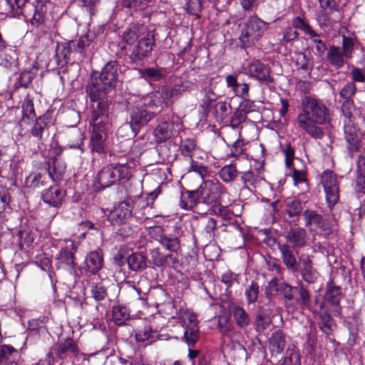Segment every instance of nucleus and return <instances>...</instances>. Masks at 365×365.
Instances as JSON below:
<instances>
[{"label": "nucleus", "instance_id": "f257e3e1", "mask_svg": "<svg viewBox=\"0 0 365 365\" xmlns=\"http://www.w3.org/2000/svg\"><path fill=\"white\" fill-rule=\"evenodd\" d=\"M302 107L303 112L297 118L298 128L311 138L322 139L324 133L318 125H323L329 121V109L322 101L312 97L304 99Z\"/></svg>", "mask_w": 365, "mask_h": 365}, {"label": "nucleus", "instance_id": "f03ea898", "mask_svg": "<svg viewBox=\"0 0 365 365\" xmlns=\"http://www.w3.org/2000/svg\"><path fill=\"white\" fill-rule=\"evenodd\" d=\"M5 12L13 16L22 15L30 20L34 26H38L45 20L46 8L42 1H37L34 5L27 0H5Z\"/></svg>", "mask_w": 365, "mask_h": 365}, {"label": "nucleus", "instance_id": "7ed1b4c3", "mask_svg": "<svg viewBox=\"0 0 365 365\" xmlns=\"http://www.w3.org/2000/svg\"><path fill=\"white\" fill-rule=\"evenodd\" d=\"M130 168L126 164L108 165L103 167L96 175L93 185L96 191L108 187L120 180L127 179Z\"/></svg>", "mask_w": 365, "mask_h": 365}, {"label": "nucleus", "instance_id": "20e7f679", "mask_svg": "<svg viewBox=\"0 0 365 365\" xmlns=\"http://www.w3.org/2000/svg\"><path fill=\"white\" fill-rule=\"evenodd\" d=\"M155 106L153 96L148 95L136 103L130 109V127L135 135L141 128L154 118V112L148 110L147 108H153Z\"/></svg>", "mask_w": 365, "mask_h": 365}, {"label": "nucleus", "instance_id": "39448f33", "mask_svg": "<svg viewBox=\"0 0 365 365\" xmlns=\"http://www.w3.org/2000/svg\"><path fill=\"white\" fill-rule=\"evenodd\" d=\"M198 187L200 202L212 207L221 201L222 198L228 195L227 188L217 179L207 180Z\"/></svg>", "mask_w": 365, "mask_h": 365}, {"label": "nucleus", "instance_id": "423d86ee", "mask_svg": "<svg viewBox=\"0 0 365 365\" xmlns=\"http://www.w3.org/2000/svg\"><path fill=\"white\" fill-rule=\"evenodd\" d=\"M354 46L352 38L343 36L342 47L330 46L327 53V61L336 69L342 68L345 64V60L352 58Z\"/></svg>", "mask_w": 365, "mask_h": 365}, {"label": "nucleus", "instance_id": "0eeeda50", "mask_svg": "<svg viewBox=\"0 0 365 365\" xmlns=\"http://www.w3.org/2000/svg\"><path fill=\"white\" fill-rule=\"evenodd\" d=\"M268 28V24L256 16H251L242 30L240 40L244 47L255 44Z\"/></svg>", "mask_w": 365, "mask_h": 365}, {"label": "nucleus", "instance_id": "6e6552de", "mask_svg": "<svg viewBox=\"0 0 365 365\" xmlns=\"http://www.w3.org/2000/svg\"><path fill=\"white\" fill-rule=\"evenodd\" d=\"M56 159H53L52 165H48V173L44 170L43 173H31L25 180V185L28 187H39L46 185L50 180H56L62 177L65 167L57 169L56 164Z\"/></svg>", "mask_w": 365, "mask_h": 365}, {"label": "nucleus", "instance_id": "1a4fd4ad", "mask_svg": "<svg viewBox=\"0 0 365 365\" xmlns=\"http://www.w3.org/2000/svg\"><path fill=\"white\" fill-rule=\"evenodd\" d=\"M129 195H130L125 200L120 202L117 206L110 211L108 215V220L112 224H123L131 217L133 209V197H139L140 191L137 192L134 195H133L131 192H129Z\"/></svg>", "mask_w": 365, "mask_h": 365}, {"label": "nucleus", "instance_id": "9d476101", "mask_svg": "<svg viewBox=\"0 0 365 365\" xmlns=\"http://www.w3.org/2000/svg\"><path fill=\"white\" fill-rule=\"evenodd\" d=\"M320 183L324 187L329 204H336L339 199V185L334 172L324 170L320 175Z\"/></svg>", "mask_w": 365, "mask_h": 365}, {"label": "nucleus", "instance_id": "9b49d317", "mask_svg": "<svg viewBox=\"0 0 365 365\" xmlns=\"http://www.w3.org/2000/svg\"><path fill=\"white\" fill-rule=\"evenodd\" d=\"M76 249L77 247L73 240H65L64 245L61 247L59 253L56 257L58 267L74 271L76 266L74 257Z\"/></svg>", "mask_w": 365, "mask_h": 365}, {"label": "nucleus", "instance_id": "f8f14e48", "mask_svg": "<svg viewBox=\"0 0 365 365\" xmlns=\"http://www.w3.org/2000/svg\"><path fill=\"white\" fill-rule=\"evenodd\" d=\"M182 326L185 328L183 339L190 347L199 339V328L197 316L190 312H185L181 317Z\"/></svg>", "mask_w": 365, "mask_h": 365}, {"label": "nucleus", "instance_id": "ddd939ff", "mask_svg": "<svg viewBox=\"0 0 365 365\" xmlns=\"http://www.w3.org/2000/svg\"><path fill=\"white\" fill-rule=\"evenodd\" d=\"M341 299V292L340 287L334 285L332 283L328 284L324 302V306L326 307L327 311L334 316H339L341 309L340 307Z\"/></svg>", "mask_w": 365, "mask_h": 365}, {"label": "nucleus", "instance_id": "4468645a", "mask_svg": "<svg viewBox=\"0 0 365 365\" xmlns=\"http://www.w3.org/2000/svg\"><path fill=\"white\" fill-rule=\"evenodd\" d=\"M108 118V106L106 103H99L98 106H93L91 118V124L93 126L92 133H106V125Z\"/></svg>", "mask_w": 365, "mask_h": 365}, {"label": "nucleus", "instance_id": "2eb2a0df", "mask_svg": "<svg viewBox=\"0 0 365 365\" xmlns=\"http://www.w3.org/2000/svg\"><path fill=\"white\" fill-rule=\"evenodd\" d=\"M245 73L260 82L266 83L273 82L269 67L259 60L250 62L245 68Z\"/></svg>", "mask_w": 365, "mask_h": 365}, {"label": "nucleus", "instance_id": "dca6fc26", "mask_svg": "<svg viewBox=\"0 0 365 365\" xmlns=\"http://www.w3.org/2000/svg\"><path fill=\"white\" fill-rule=\"evenodd\" d=\"M105 88L113 89L118 80V64L116 61L108 62L102 68L99 78Z\"/></svg>", "mask_w": 365, "mask_h": 365}, {"label": "nucleus", "instance_id": "f3484780", "mask_svg": "<svg viewBox=\"0 0 365 365\" xmlns=\"http://www.w3.org/2000/svg\"><path fill=\"white\" fill-rule=\"evenodd\" d=\"M153 46V37L148 34L141 37L133 46L130 53V58L133 61H138L148 58L151 54Z\"/></svg>", "mask_w": 365, "mask_h": 365}, {"label": "nucleus", "instance_id": "a211bd4d", "mask_svg": "<svg viewBox=\"0 0 365 365\" xmlns=\"http://www.w3.org/2000/svg\"><path fill=\"white\" fill-rule=\"evenodd\" d=\"M285 239L293 249H298L307 245L309 236L304 228L295 227L286 232Z\"/></svg>", "mask_w": 365, "mask_h": 365}, {"label": "nucleus", "instance_id": "6ab92c4d", "mask_svg": "<svg viewBox=\"0 0 365 365\" xmlns=\"http://www.w3.org/2000/svg\"><path fill=\"white\" fill-rule=\"evenodd\" d=\"M277 247L281 255V259L287 269L292 272L298 271V262L293 249L288 243L277 242Z\"/></svg>", "mask_w": 365, "mask_h": 365}, {"label": "nucleus", "instance_id": "aec40b11", "mask_svg": "<svg viewBox=\"0 0 365 365\" xmlns=\"http://www.w3.org/2000/svg\"><path fill=\"white\" fill-rule=\"evenodd\" d=\"M66 196V192L58 185H52L41 195L43 201L53 207H59Z\"/></svg>", "mask_w": 365, "mask_h": 365}, {"label": "nucleus", "instance_id": "412c9836", "mask_svg": "<svg viewBox=\"0 0 365 365\" xmlns=\"http://www.w3.org/2000/svg\"><path fill=\"white\" fill-rule=\"evenodd\" d=\"M110 91L109 88H105L103 85L99 82L98 78H93L86 86V92L88 94L91 101L96 103H105L104 98L106 93Z\"/></svg>", "mask_w": 365, "mask_h": 365}, {"label": "nucleus", "instance_id": "4be33fe9", "mask_svg": "<svg viewBox=\"0 0 365 365\" xmlns=\"http://www.w3.org/2000/svg\"><path fill=\"white\" fill-rule=\"evenodd\" d=\"M152 263L156 267H172L178 262V257L174 254L164 255L159 248L150 250Z\"/></svg>", "mask_w": 365, "mask_h": 365}, {"label": "nucleus", "instance_id": "5701e85b", "mask_svg": "<svg viewBox=\"0 0 365 365\" xmlns=\"http://www.w3.org/2000/svg\"><path fill=\"white\" fill-rule=\"evenodd\" d=\"M344 138L348 144L347 148L351 153L356 152L359 149V138L357 134V130L355 125L348 120L344 124Z\"/></svg>", "mask_w": 365, "mask_h": 365}, {"label": "nucleus", "instance_id": "b1692460", "mask_svg": "<svg viewBox=\"0 0 365 365\" xmlns=\"http://www.w3.org/2000/svg\"><path fill=\"white\" fill-rule=\"evenodd\" d=\"M103 262V255L100 252H91L85 259L84 269L87 272L96 274L102 268Z\"/></svg>", "mask_w": 365, "mask_h": 365}, {"label": "nucleus", "instance_id": "393cba45", "mask_svg": "<svg viewBox=\"0 0 365 365\" xmlns=\"http://www.w3.org/2000/svg\"><path fill=\"white\" fill-rule=\"evenodd\" d=\"M286 346V338L284 334L277 330L274 332L269 339V349L272 356L280 354Z\"/></svg>", "mask_w": 365, "mask_h": 365}, {"label": "nucleus", "instance_id": "a878e982", "mask_svg": "<svg viewBox=\"0 0 365 365\" xmlns=\"http://www.w3.org/2000/svg\"><path fill=\"white\" fill-rule=\"evenodd\" d=\"M173 124L162 121L153 130V136L157 143H160L170 139L173 135Z\"/></svg>", "mask_w": 365, "mask_h": 365}, {"label": "nucleus", "instance_id": "bb28decb", "mask_svg": "<svg viewBox=\"0 0 365 365\" xmlns=\"http://www.w3.org/2000/svg\"><path fill=\"white\" fill-rule=\"evenodd\" d=\"M355 191L365 193V157L360 155L356 162V175L355 179Z\"/></svg>", "mask_w": 365, "mask_h": 365}, {"label": "nucleus", "instance_id": "cd10ccee", "mask_svg": "<svg viewBox=\"0 0 365 365\" xmlns=\"http://www.w3.org/2000/svg\"><path fill=\"white\" fill-rule=\"evenodd\" d=\"M67 352H70L76 356L84 355L80 351L77 344L71 338H67L63 341L58 343L56 346V354L59 358H63V355Z\"/></svg>", "mask_w": 365, "mask_h": 365}, {"label": "nucleus", "instance_id": "c85d7f7f", "mask_svg": "<svg viewBox=\"0 0 365 365\" xmlns=\"http://www.w3.org/2000/svg\"><path fill=\"white\" fill-rule=\"evenodd\" d=\"M200 202V192L197 188L195 190L187 191L181 193L180 206L185 210L192 209L196 207Z\"/></svg>", "mask_w": 365, "mask_h": 365}, {"label": "nucleus", "instance_id": "c756f323", "mask_svg": "<svg viewBox=\"0 0 365 365\" xmlns=\"http://www.w3.org/2000/svg\"><path fill=\"white\" fill-rule=\"evenodd\" d=\"M162 247L169 251L170 254L177 256L181 250L180 241L178 236L167 233L159 242Z\"/></svg>", "mask_w": 365, "mask_h": 365}, {"label": "nucleus", "instance_id": "7c9ffc66", "mask_svg": "<svg viewBox=\"0 0 365 365\" xmlns=\"http://www.w3.org/2000/svg\"><path fill=\"white\" fill-rule=\"evenodd\" d=\"M51 114L49 112L44 113L37 118L31 131L32 135L38 140H42L43 134L47 129V124L51 122Z\"/></svg>", "mask_w": 365, "mask_h": 365}, {"label": "nucleus", "instance_id": "2f4dec72", "mask_svg": "<svg viewBox=\"0 0 365 365\" xmlns=\"http://www.w3.org/2000/svg\"><path fill=\"white\" fill-rule=\"evenodd\" d=\"M129 268L135 272H140L147 267L146 257L140 252L133 253L128 258Z\"/></svg>", "mask_w": 365, "mask_h": 365}, {"label": "nucleus", "instance_id": "473e14b6", "mask_svg": "<svg viewBox=\"0 0 365 365\" xmlns=\"http://www.w3.org/2000/svg\"><path fill=\"white\" fill-rule=\"evenodd\" d=\"M284 210L290 218L298 217L302 212L301 202L295 197H287L284 200Z\"/></svg>", "mask_w": 365, "mask_h": 365}, {"label": "nucleus", "instance_id": "72a5a7b5", "mask_svg": "<svg viewBox=\"0 0 365 365\" xmlns=\"http://www.w3.org/2000/svg\"><path fill=\"white\" fill-rule=\"evenodd\" d=\"M106 133H92L91 137V148L93 152H96L98 154H102L106 153Z\"/></svg>", "mask_w": 365, "mask_h": 365}, {"label": "nucleus", "instance_id": "f704fd0d", "mask_svg": "<svg viewBox=\"0 0 365 365\" xmlns=\"http://www.w3.org/2000/svg\"><path fill=\"white\" fill-rule=\"evenodd\" d=\"M236 166L234 164L224 165L218 172V175L222 181L225 183L233 182L239 174Z\"/></svg>", "mask_w": 365, "mask_h": 365}, {"label": "nucleus", "instance_id": "c9c22d12", "mask_svg": "<svg viewBox=\"0 0 365 365\" xmlns=\"http://www.w3.org/2000/svg\"><path fill=\"white\" fill-rule=\"evenodd\" d=\"M232 313L237 325L240 328L245 329L249 326L250 318L245 309L240 306H235L233 308Z\"/></svg>", "mask_w": 365, "mask_h": 365}, {"label": "nucleus", "instance_id": "e433bc0d", "mask_svg": "<svg viewBox=\"0 0 365 365\" xmlns=\"http://www.w3.org/2000/svg\"><path fill=\"white\" fill-rule=\"evenodd\" d=\"M129 317L130 313L125 306L116 305L113 307V320L116 325L125 324Z\"/></svg>", "mask_w": 365, "mask_h": 365}, {"label": "nucleus", "instance_id": "4c0bfd02", "mask_svg": "<svg viewBox=\"0 0 365 365\" xmlns=\"http://www.w3.org/2000/svg\"><path fill=\"white\" fill-rule=\"evenodd\" d=\"M303 217L305 222V226L307 227H319V225L322 224L323 217L318 214L316 211L312 210H306L303 212Z\"/></svg>", "mask_w": 365, "mask_h": 365}, {"label": "nucleus", "instance_id": "58836bf2", "mask_svg": "<svg viewBox=\"0 0 365 365\" xmlns=\"http://www.w3.org/2000/svg\"><path fill=\"white\" fill-rule=\"evenodd\" d=\"M259 286L257 282L252 281L245 290V295L248 304L255 303L259 297Z\"/></svg>", "mask_w": 365, "mask_h": 365}, {"label": "nucleus", "instance_id": "ea45409f", "mask_svg": "<svg viewBox=\"0 0 365 365\" xmlns=\"http://www.w3.org/2000/svg\"><path fill=\"white\" fill-rule=\"evenodd\" d=\"M135 337L138 342H144L152 337L154 331L150 324L138 327L135 331Z\"/></svg>", "mask_w": 365, "mask_h": 365}, {"label": "nucleus", "instance_id": "a19ab883", "mask_svg": "<svg viewBox=\"0 0 365 365\" xmlns=\"http://www.w3.org/2000/svg\"><path fill=\"white\" fill-rule=\"evenodd\" d=\"M188 173H194L198 175L200 181L203 182L204 181H206L205 178L207 175L208 171L207 168L205 165L195 161L193 159H191V160H190V168L188 169Z\"/></svg>", "mask_w": 365, "mask_h": 365}, {"label": "nucleus", "instance_id": "79ce46f5", "mask_svg": "<svg viewBox=\"0 0 365 365\" xmlns=\"http://www.w3.org/2000/svg\"><path fill=\"white\" fill-rule=\"evenodd\" d=\"M261 180V178L256 175L253 171L249 170L241 173L240 181L245 188L249 189L250 186H255Z\"/></svg>", "mask_w": 365, "mask_h": 365}, {"label": "nucleus", "instance_id": "37998d69", "mask_svg": "<svg viewBox=\"0 0 365 365\" xmlns=\"http://www.w3.org/2000/svg\"><path fill=\"white\" fill-rule=\"evenodd\" d=\"M282 365H301L299 351L294 348H288Z\"/></svg>", "mask_w": 365, "mask_h": 365}, {"label": "nucleus", "instance_id": "c03bdc74", "mask_svg": "<svg viewBox=\"0 0 365 365\" xmlns=\"http://www.w3.org/2000/svg\"><path fill=\"white\" fill-rule=\"evenodd\" d=\"M73 51L74 50L71 44V41L58 44L56 50V56L58 58V63H59L61 59H63L66 61L70 53Z\"/></svg>", "mask_w": 365, "mask_h": 365}, {"label": "nucleus", "instance_id": "a18cd8bd", "mask_svg": "<svg viewBox=\"0 0 365 365\" xmlns=\"http://www.w3.org/2000/svg\"><path fill=\"white\" fill-rule=\"evenodd\" d=\"M22 108L23 120L26 118L28 119L34 118L36 116L33 100L28 95L24 100Z\"/></svg>", "mask_w": 365, "mask_h": 365}, {"label": "nucleus", "instance_id": "49530a36", "mask_svg": "<svg viewBox=\"0 0 365 365\" xmlns=\"http://www.w3.org/2000/svg\"><path fill=\"white\" fill-rule=\"evenodd\" d=\"M92 297L96 301H101L107 295L106 289L102 282L93 283L91 286Z\"/></svg>", "mask_w": 365, "mask_h": 365}, {"label": "nucleus", "instance_id": "de8ad7c7", "mask_svg": "<svg viewBox=\"0 0 365 365\" xmlns=\"http://www.w3.org/2000/svg\"><path fill=\"white\" fill-rule=\"evenodd\" d=\"M302 279L308 283L315 282L318 277L319 273L313 266L305 267L299 269Z\"/></svg>", "mask_w": 365, "mask_h": 365}, {"label": "nucleus", "instance_id": "09e8293b", "mask_svg": "<svg viewBox=\"0 0 365 365\" xmlns=\"http://www.w3.org/2000/svg\"><path fill=\"white\" fill-rule=\"evenodd\" d=\"M140 37V34L139 29L136 26H133L123 34V40L128 45H133L135 42H138Z\"/></svg>", "mask_w": 365, "mask_h": 365}, {"label": "nucleus", "instance_id": "8fccbe9b", "mask_svg": "<svg viewBox=\"0 0 365 365\" xmlns=\"http://www.w3.org/2000/svg\"><path fill=\"white\" fill-rule=\"evenodd\" d=\"M279 289L282 290L284 297V303L286 306H292V300L294 299L293 292L297 291L298 289L297 287H293L288 284L282 283Z\"/></svg>", "mask_w": 365, "mask_h": 365}, {"label": "nucleus", "instance_id": "3c124183", "mask_svg": "<svg viewBox=\"0 0 365 365\" xmlns=\"http://www.w3.org/2000/svg\"><path fill=\"white\" fill-rule=\"evenodd\" d=\"M141 76L145 79L159 81L163 77V69L146 68L141 71Z\"/></svg>", "mask_w": 365, "mask_h": 365}, {"label": "nucleus", "instance_id": "603ef678", "mask_svg": "<svg viewBox=\"0 0 365 365\" xmlns=\"http://www.w3.org/2000/svg\"><path fill=\"white\" fill-rule=\"evenodd\" d=\"M92 43V41L88 38L87 36L81 37L77 41H72L71 44L73 47V50L76 51H78L81 53H83V52H86V48H88L91 44Z\"/></svg>", "mask_w": 365, "mask_h": 365}, {"label": "nucleus", "instance_id": "864d4df0", "mask_svg": "<svg viewBox=\"0 0 365 365\" xmlns=\"http://www.w3.org/2000/svg\"><path fill=\"white\" fill-rule=\"evenodd\" d=\"M356 84L354 82H348L340 91L339 96L344 100H352L351 97L356 93Z\"/></svg>", "mask_w": 365, "mask_h": 365}, {"label": "nucleus", "instance_id": "5fc2aeb1", "mask_svg": "<svg viewBox=\"0 0 365 365\" xmlns=\"http://www.w3.org/2000/svg\"><path fill=\"white\" fill-rule=\"evenodd\" d=\"M195 147L196 145L193 140H186L180 146L181 154L191 160Z\"/></svg>", "mask_w": 365, "mask_h": 365}, {"label": "nucleus", "instance_id": "6e6d98bb", "mask_svg": "<svg viewBox=\"0 0 365 365\" xmlns=\"http://www.w3.org/2000/svg\"><path fill=\"white\" fill-rule=\"evenodd\" d=\"M299 36L298 31L292 27H287L283 31V38L280 41L281 45H285L286 43H290L296 39Z\"/></svg>", "mask_w": 365, "mask_h": 365}, {"label": "nucleus", "instance_id": "4d7b16f0", "mask_svg": "<svg viewBox=\"0 0 365 365\" xmlns=\"http://www.w3.org/2000/svg\"><path fill=\"white\" fill-rule=\"evenodd\" d=\"M230 106L225 102H217L215 106V113L217 118L224 119L230 113Z\"/></svg>", "mask_w": 365, "mask_h": 365}, {"label": "nucleus", "instance_id": "13d9d810", "mask_svg": "<svg viewBox=\"0 0 365 365\" xmlns=\"http://www.w3.org/2000/svg\"><path fill=\"white\" fill-rule=\"evenodd\" d=\"M292 178L296 185H302V189L304 190L307 189L308 186L306 180V173L304 170L294 169L292 173Z\"/></svg>", "mask_w": 365, "mask_h": 365}, {"label": "nucleus", "instance_id": "bf43d9fd", "mask_svg": "<svg viewBox=\"0 0 365 365\" xmlns=\"http://www.w3.org/2000/svg\"><path fill=\"white\" fill-rule=\"evenodd\" d=\"M247 119V114L240 108L237 109L231 118L230 125L233 128H237L240 125Z\"/></svg>", "mask_w": 365, "mask_h": 365}, {"label": "nucleus", "instance_id": "052dcab7", "mask_svg": "<svg viewBox=\"0 0 365 365\" xmlns=\"http://www.w3.org/2000/svg\"><path fill=\"white\" fill-rule=\"evenodd\" d=\"M238 274L227 270L221 276V282L224 283L227 288L231 287L235 283H238Z\"/></svg>", "mask_w": 365, "mask_h": 365}, {"label": "nucleus", "instance_id": "680f3d73", "mask_svg": "<svg viewBox=\"0 0 365 365\" xmlns=\"http://www.w3.org/2000/svg\"><path fill=\"white\" fill-rule=\"evenodd\" d=\"M202 0H187L186 2L187 12L191 15H197L202 9Z\"/></svg>", "mask_w": 365, "mask_h": 365}, {"label": "nucleus", "instance_id": "e2e57ef3", "mask_svg": "<svg viewBox=\"0 0 365 365\" xmlns=\"http://www.w3.org/2000/svg\"><path fill=\"white\" fill-rule=\"evenodd\" d=\"M34 76L29 71L22 72L17 79L16 87L26 88L31 83Z\"/></svg>", "mask_w": 365, "mask_h": 365}, {"label": "nucleus", "instance_id": "0e129e2a", "mask_svg": "<svg viewBox=\"0 0 365 365\" xmlns=\"http://www.w3.org/2000/svg\"><path fill=\"white\" fill-rule=\"evenodd\" d=\"M212 210L215 213L221 216L225 219H230L232 216V212L227 206H224L221 204V201L214 205Z\"/></svg>", "mask_w": 365, "mask_h": 365}, {"label": "nucleus", "instance_id": "69168bd1", "mask_svg": "<svg viewBox=\"0 0 365 365\" xmlns=\"http://www.w3.org/2000/svg\"><path fill=\"white\" fill-rule=\"evenodd\" d=\"M354 109L355 106L353 100H344L341 106V111L348 120H351Z\"/></svg>", "mask_w": 365, "mask_h": 365}, {"label": "nucleus", "instance_id": "338daca9", "mask_svg": "<svg viewBox=\"0 0 365 365\" xmlns=\"http://www.w3.org/2000/svg\"><path fill=\"white\" fill-rule=\"evenodd\" d=\"M18 235L19 239V245L21 247H23L24 245L29 246L34 242V238L29 231L20 230Z\"/></svg>", "mask_w": 365, "mask_h": 365}, {"label": "nucleus", "instance_id": "774afa93", "mask_svg": "<svg viewBox=\"0 0 365 365\" xmlns=\"http://www.w3.org/2000/svg\"><path fill=\"white\" fill-rule=\"evenodd\" d=\"M148 234L151 238L159 242L167 233L165 232L163 227L154 226L150 227Z\"/></svg>", "mask_w": 365, "mask_h": 365}]
</instances>
